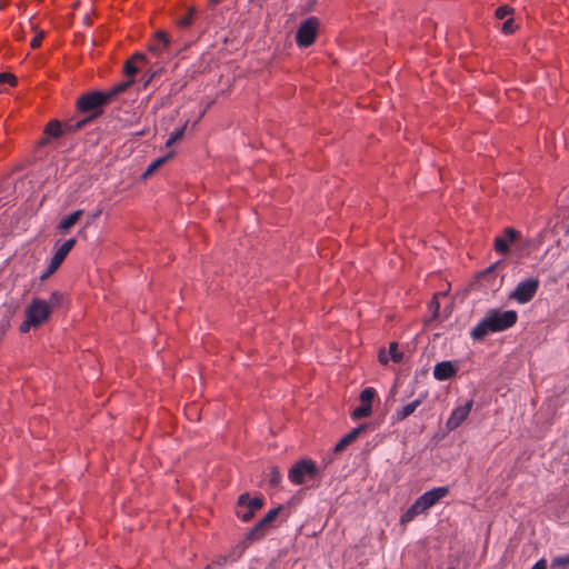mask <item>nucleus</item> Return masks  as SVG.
<instances>
[{"label": "nucleus", "mask_w": 569, "mask_h": 569, "mask_svg": "<svg viewBox=\"0 0 569 569\" xmlns=\"http://www.w3.org/2000/svg\"><path fill=\"white\" fill-rule=\"evenodd\" d=\"M221 0H210V4L211 6H216L220 2Z\"/></svg>", "instance_id": "46"}, {"label": "nucleus", "mask_w": 569, "mask_h": 569, "mask_svg": "<svg viewBox=\"0 0 569 569\" xmlns=\"http://www.w3.org/2000/svg\"><path fill=\"white\" fill-rule=\"evenodd\" d=\"M473 401L469 400L463 406L457 407L448 418L446 422V427L448 430L452 431L461 426V423L468 418Z\"/></svg>", "instance_id": "9"}, {"label": "nucleus", "mask_w": 569, "mask_h": 569, "mask_svg": "<svg viewBox=\"0 0 569 569\" xmlns=\"http://www.w3.org/2000/svg\"><path fill=\"white\" fill-rule=\"evenodd\" d=\"M108 97H106L103 91H92L86 94H82L77 100V109L82 113L90 112L89 117H86L82 120H68L64 122V127L69 131H78L83 128L87 123H89L92 119L99 117L102 113V107L108 104Z\"/></svg>", "instance_id": "2"}, {"label": "nucleus", "mask_w": 569, "mask_h": 569, "mask_svg": "<svg viewBox=\"0 0 569 569\" xmlns=\"http://www.w3.org/2000/svg\"><path fill=\"white\" fill-rule=\"evenodd\" d=\"M282 510V507L279 506L277 508H273L271 510H269L266 516L260 520L267 528L268 526L273 521L276 520V518L279 516V513L281 512Z\"/></svg>", "instance_id": "28"}, {"label": "nucleus", "mask_w": 569, "mask_h": 569, "mask_svg": "<svg viewBox=\"0 0 569 569\" xmlns=\"http://www.w3.org/2000/svg\"><path fill=\"white\" fill-rule=\"evenodd\" d=\"M59 267H60V264H59V263H56V264H54V261L51 259L50 264H49V267H48V270H47V272L43 274V278H44V277H47V276H49V274H51V273H53V272H54Z\"/></svg>", "instance_id": "38"}, {"label": "nucleus", "mask_w": 569, "mask_h": 569, "mask_svg": "<svg viewBox=\"0 0 569 569\" xmlns=\"http://www.w3.org/2000/svg\"><path fill=\"white\" fill-rule=\"evenodd\" d=\"M539 284L540 282L537 278L526 279L518 283L509 298L516 300L518 303H527L537 293Z\"/></svg>", "instance_id": "7"}, {"label": "nucleus", "mask_w": 569, "mask_h": 569, "mask_svg": "<svg viewBox=\"0 0 569 569\" xmlns=\"http://www.w3.org/2000/svg\"><path fill=\"white\" fill-rule=\"evenodd\" d=\"M516 30V24H515V21L512 18H509L507 19L503 23H502V27H501V31L505 33V34H511L513 33Z\"/></svg>", "instance_id": "33"}, {"label": "nucleus", "mask_w": 569, "mask_h": 569, "mask_svg": "<svg viewBox=\"0 0 569 569\" xmlns=\"http://www.w3.org/2000/svg\"><path fill=\"white\" fill-rule=\"evenodd\" d=\"M187 126H188V121H186V123L182 127H180L177 130H174L173 132H171L170 137L168 138V140L166 142L167 148L171 147L173 143H176L183 137Z\"/></svg>", "instance_id": "25"}, {"label": "nucleus", "mask_w": 569, "mask_h": 569, "mask_svg": "<svg viewBox=\"0 0 569 569\" xmlns=\"http://www.w3.org/2000/svg\"><path fill=\"white\" fill-rule=\"evenodd\" d=\"M230 561L228 555H219L217 556L210 565L207 566V569H210L211 567H224L227 562Z\"/></svg>", "instance_id": "32"}, {"label": "nucleus", "mask_w": 569, "mask_h": 569, "mask_svg": "<svg viewBox=\"0 0 569 569\" xmlns=\"http://www.w3.org/2000/svg\"><path fill=\"white\" fill-rule=\"evenodd\" d=\"M421 400L420 399H416L415 401L406 405L405 407H402L401 409L397 410L396 412V418L397 420H405L406 418H408L410 415H412L415 412V410L421 405Z\"/></svg>", "instance_id": "19"}, {"label": "nucleus", "mask_w": 569, "mask_h": 569, "mask_svg": "<svg viewBox=\"0 0 569 569\" xmlns=\"http://www.w3.org/2000/svg\"><path fill=\"white\" fill-rule=\"evenodd\" d=\"M318 476V468L313 460L301 459L297 461L288 472V478L293 485H302L306 477L313 479Z\"/></svg>", "instance_id": "5"}, {"label": "nucleus", "mask_w": 569, "mask_h": 569, "mask_svg": "<svg viewBox=\"0 0 569 569\" xmlns=\"http://www.w3.org/2000/svg\"><path fill=\"white\" fill-rule=\"evenodd\" d=\"M133 83V79H129L127 81H121L113 86L108 91H103L106 97H108V101L110 102L116 96L126 91Z\"/></svg>", "instance_id": "20"}, {"label": "nucleus", "mask_w": 569, "mask_h": 569, "mask_svg": "<svg viewBox=\"0 0 569 569\" xmlns=\"http://www.w3.org/2000/svg\"><path fill=\"white\" fill-rule=\"evenodd\" d=\"M449 493L448 487L433 488L416 499L409 509L401 516L400 523L405 525L412 521L417 516L423 513L429 508L437 505Z\"/></svg>", "instance_id": "3"}, {"label": "nucleus", "mask_w": 569, "mask_h": 569, "mask_svg": "<svg viewBox=\"0 0 569 569\" xmlns=\"http://www.w3.org/2000/svg\"><path fill=\"white\" fill-rule=\"evenodd\" d=\"M146 60V57L144 54L142 53H134L129 60L126 61L124 63V73L126 76L128 77H133L139 68L137 66L138 62H143Z\"/></svg>", "instance_id": "18"}, {"label": "nucleus", "mask_w": 569, "mask_h": 569, "mask_svg": "<svg viewBox=\"0 0 569 569\" xmlns=\"http://www.w3.org/2000/svg\"><path fill=\"white\" fill-rule=\"evenodd\" d=\"M458 372V367L451 361L438 362L433 368V377L439 381L453 378Z\"/></svg>", "instance_id": "10"}, {"label": "nucleus", "mask_w": 569, "mask_h": 569, "mask_svg": "<svg viewBox=\"0 0 569 569\" xmlns=\"http://www.w3.org/2000/svg\"><path fill=\"white\" fill-rule=\"evenodd\" d=\"M170 43L169 37L164 31H157L153 39L150 41L148 48L149 51L159 56L163 50L168 48Z\"/></svg>", "instance_id": "11"}, {"label": "nucleus", "mask_w": 569, "mask_h": 569, "mask_svg": "<svg viewBox=\"0 0 569 569\" xmlns=\"http://www.w3.org/2000/svg\"><path fill=\"white\" fill-rule=\"evenodd\" d=\"M237 505L238 508H248L254 513L263 507V499L262 497H254L250 499L249 493L244 492L239 496Z\"/></svg>", "instance_id": "12"}, {"label": "nucleus", "mask_w": 569, "mask_h": 569, "mask_svg": "<svg viewBox=\"0 0 569 569\" xmlns=\"http://www.w3.org/2000/svg\"><path fill=\"white\" fill-rule=\"evenodd\" d=\"M248 546L249 545L243 539L241 541H239L236 546H233L230 549V551L227 553L230 559V562L238 561L244 553Z\"/></svg>", "instance_id": "21"}, {"label": "nucleus", "mask_w": 569, "mask_h": 569, "mask_svg": "<svg viewBox=\"0 0 569 569\" xmlns=\"http://www.w3.org/2000/svg\"><path fill=\"white\" fill-rule=\"evenodd\" d=\"M99 214H100V211L94 212V216H93V217L96 218V217H98Z\"/></svg>", "instance_id": "47"}, {"label": "nucleus", "mask_w": 569, "mask_h": 569, "mask_svg": "<svg viewBox=\"0 0 569 569\" xmlns=\"http://www.w3.org/2000/svg\"><path fill=\"white\" fill-rule=\"evenodd\" d=\"M519 237V231L508 227L503 230V234L496 237L493 248L498 253L506 254L509 251L510 244L513 243Z\"/></svg>", "instance_id": "8"}, {"label": "nucleus", "mask_w": 569, "mask_h": 569, "mask_svg": "<svg viewBox=\"0 0 569 569\" xmlns=\"http://www.w3.org/2000/svg\"><path fill=\"white\" fill-rule=\"evenodd\" d=\"M531 569H547L546 559H540L539 561H537Z\"/></svg>", "instance_id": "40"}, {"label": "nucleus", "mask_w": 569, "mask_h": 569, "mask_svg": "<svg viewBox=\"0 0 569 569\" xmlns=\"http://www.w3.org/2000/svg\"><path fill=\"white\" fill-rule=\"evenodd\" d=\"M432 308H436L438 310L439 309V302L438 301H432Z\"/></svg>", "instance_id": "45"}, {"label": "nucleus", "mask_w": 569, "mask_h": 569, "mask_svg": "<svg viewBox=\"0 0 569 569\" xmlns=\"http://www.w3.org/2000/svg\"><path fill=\"white\" fill-rule=\"evenodd\" d=\"M389 355L393 362L399 363L403 359V353L398 350V343L391 342L389 345Z\"/></svg>", "instance_id": "29"}, {"label": "nucleus", "mask_w": 569, "mask_h": 569, "mask_svg": "<svg viewBox=\"0 0 569 569\" xmlns=\"http://www.w3.org/2000/svg\"><path fill=\"white\" fill-rule=\"evenodd\" d=\"M0 83H9L13 87L17 84V78L12 73L2 72L0 73Z\"/></svg>", "instance_id": "34"}, {"label": "nucleus", "mask_w": 569, "mask_h": 569, "mask_svg": "<svg viewBox=\"0 0 569 569\" xmlns=\"http://www.w3.org/2000/svg\"><path fill=\"white\" fill-rule=\"evenodd\" d=\"M376 396V390L371 387L365 388L360 393V402L362 406L372 409V400Z\"/></svg>", "instance_id": "23"}, {"label": "nucleus", "mask_w": 569, "mask_h": 569, "mask_svg": "<svg viewBox=\"0 0 569 569\" xmlns=\"http://www.w3.org/2000/svg\"><path fill=\"white\" fill-rule=\"evenodd\" d=\"M499 264V262H496L495 264L490 266L489 268H487L482 273H481V277H486L488 274H491L496 267Z\"/></svg>", "instance_id": "41"}, {"label": "nucleus", "mask_w": 569, "mask_h": 569, "mask_svg": "<svg viewBox=\"0 0 569 569\" xmlns=\"http://www.w3.org/2000/svg\"><path fill=\"white\" fill-rule=\"evenodd\" d=\"M76 239L74 238H71V239H68L67 241H64L58 249L57 251L54 252L53 257L51 258L53 261H54V264L56 263H59L61 266V263L63 262V260L66 259V257L68 256V253L73 249V247L76 246Z\"/></svg>", "instance_id": "15"}, {"label": "nucleus", "mask_w": 569, "mask_h": 569, "mask_svg": "<svg viewBox=\"0 0 569 569\" xmlns=\"http://www.w3.org/2000/svg\"><path fill=\"white\" fill-rule=\"evenodd\" d=\"M42 39H43V33L42 32H40L39 34L33 37L31 42H30L31 48L32 49H37L38 47H40Z\"/></svg>", "instance_id": "37"}, {"label": "nucleus", "mask_w": 569, "mask_h": 569, "mask_svg": "<svg viewBox=\"0 0 569 569\" xmlns=\"http://www.w3.org/2000/svg\"><path fill=\"white\" fill-rule=\"evenodd\" d=\"M378 359H379V362H380L381 365H387V363H388V361H389V358H388V356H387V353H386V351H385V350H381V351L379 352V355H378Z\"/></svg>", "instance_id": "39"}, {"label": "nucleus", "mask_w": 569, "mask_h": 569, "mask_svg": "<svg viewBox=\"0 0 569 569\" xmlns=\"http://www.w3.org/2000/svg\"><path fill=\"white\" fill-rule=\"evenodd\" d=\"M448 569H455V568H448Z\"/></svg>", "instance_id": "48"}, {"label": "nucleus", "mask_w": 569, "mask_h": 569, "mask_svg": "<svg viewBox=\"0 0 569 569\" xmlns=\"http://www.w3.org/2000/svg\"><path fill=\"white\" fill-rule=\"evenodd\" d=\"M267 533V527L259 521L256 523L244 536L243 540L251 545L254 541L261 540Z\"/></svg>", "instance_id": "16"}, {"label": "nucleus", "mask_w": 569, "mask_h": 569, "mask_svg": "<svg viewBox=\"0 0 569 569\" xmlns=\"http://www.w3.org/2000/svg\"><path fill=\"white\" fill-rule=\"evenodd\" d=\"M82 216H83L82 209H78V210L73 211L72 213H70L69 216H67L59 222V224L57 227L58 230L62 233H67L68 230L71 227H73L81 219Z\"/></svg>", "instance_id": "14"}, {"label": "nucleus", "mask_w": 569, "mask_h": 569, "mask_svg": "<svg viewBox=\"0 0 569 569\" xmlns=\"http://www.w3.org/2000/svg\"><path fill=\"white\" fill-rule=\"evenodd\" d=\"M282 476L280 469L277 466H273L269 470V486L272 488H277L281 482Z\"/></svg>", "instance_id": "24"}, {"label": "nucleus", "mask_w": 569, "mask_h": 569, "mask_svg": "<svg viewBox=\"0 0 569 569\" xmlns=\"http://www.w3.org/2000/svg\"><path fill=\"white\" fill-rule=\"evenodd\" d=\"M26 319L20 325V331L26 333L31 328H37L47 322L52 313L50 306L47 301L34 298L30 305L26 308Z\"/></svg>", "instance_id": "4"}, {"label": "nucleus", "mask_w": 569, "mask_h": 569, "mask_svg": "<svg viewBox=\"0 0 569 569\" xmlns=\"http://www.w3.org/2000/svg\"><path fill=\"white\" fill-rule=\"evenodd\" d=\"M64 132H70L66 129L64 123L59 120H51L44 128L43 133L49 138H60Z\"/></svg>", "instance_id": "17"}, {"label": "nucleus", "mask_w": 569, "mask_h": 569, "mask_svg": "<svg viewBox=\"0 0 569 569\" xmlns=\"http://www.w3.org/2000/svg\"><path fill=\"white\" fill-rule=\"evenodd\" d=\"M62 300H63L62 293H60L59 291H54L50 295V298L47 301V303L50 306V310L53 311V309L60 307V305L62 303Z\"/></svg>", "instance_id": "30"}, {"label": "nucleus", "mask_w": 569, "mask_h": 569, "mask_svg": "<svg viewBox=\"0 0 569 569\" xmlns=\"http://www.w3.org/2000/svg\"><path fill=\"white\" fill-rule=\"evenodd\" d=\"M517 320L518 315L515 310L490 309L486 317L471 330L470 336L473 340H482L491 332H499L513 327Z\"/></svg>", "instance_id": "1"}, {"label": "nucleus", "mask_w": 569, "mask_h": 569, "mask_svg": "<svg viewBox=\"0 0 569 569\" xmlns=\"http://www.w3.org/2000/svg\"><path fill=\"white\" fill-rule=\"evenodd\" d=\"M196 14L194 8H189L186 13L178 20V24L182 28H187L192 23L193 17Z\"/></svg>", "instance_id": "27"}, {"label": "nucleus", "mask_w": 569, "mask_h": 569, "mask_svg": "<svg viewBox=\"0 0 569 569\" xmlns=\"http://www.w3.org/2000/svg\"><path fill=\"white\" fill-rule=\"evenodd\" d=\"M511 13H512V8H510L508 6H501L496 10V18L502 20Z\"/></svg>", "instance_id": "35"}, {"label": "nucleus", "mask_w": 569, "mask_h": 569, "mask_svg": "<svg viewBox=\"0 0 569 569\" xmlns=\"http://www.w3.org/2000/svg\"><path fill=\"white\" fill-rule=\"evenodd\" d=\"M48 138H49V137L42 138V139L39 141V146H44V144L48 142Z\"/></svg>", "instance_id": "43"}, {"label": "nucleus", "mask_w": 569, "mask_h": 569, "mask_svg": "<svg viewBox=\"0 0 569 569\" xmlns=\"http://www.w3.org/2000/svg\"><path fill=\"white\" fill-rule=\"evenodd\" d=\"M174 154L173 151H170L167 156H163L161 158H158L156 160H153L149 166L148 168L146 169L144 173H143V177H148V176H151L156 170H158L163 163L167 162L168 159L172 158Z\"/></svg>", "instance_id": "22"}, {"label": "nucleus", "mask_w": 569, "mask_h": 569, "mask_svg": "<svg viewBox=\"0 0 569 569\" xmlns=\"http://www.w3.org/2000/svg\"><path fill=\"white\" fill-rule=\"evenodd\" d=\"M371 411H372L371 408L360 405L352 411L351 417L353 419H361L365 417H369L371 415Z\"/></svg>", "instance_id": "31"}, {"label": "nucleus", "mask_w": 569, "mask_h": 569, "mask_svg": "<svg viewBox=\"0 0 569 569\" xmlns=\"http://www.w3.org/2000/svg\"><path fill=\"white\" fill-rule=\"evenodd\" d=\"M432 308H436L438 310L439 309V302L438 301H432Z\"/></svg>", "instance_id": "44"}, {"label": "nucleus", "mask_w": 569, "mask_h": 569, "mask_svg": "<svg viewBox=\"0 0 569 569\" xmlns=\"http://www.w3.org/2000/svg\"><path fill=\"white\" fill-rule=\"evenodd\" d=\"M319 28V20L310 17L305 20L297 30L296 42L300 48H308L313 44Z\"/></svg>", "instance_id": "6"}, {"label": "nucleus", "mask_w": 569, "mask_h": 569, "mask_svg": "<svg viewBox=\"0 0 569 569\" xmlns=\"http://www.w3.org/2000/svg\"><path fill=\"white\" fill-rule=\"evenodd\" d=\"M367 428L366 425H361L355 429H352L350 432L345 435L335 446V452H341L345 450L350 443H352L359 435L365 431Z\"/></svg>", "instance_id": "13"}, {"label": "nucleus", "mask_w": 569, "mask_h": 569, "mask_svg": "<svg viewBox=\"0 0 569 569\" xmlns=\"http://www.w3.org/2000/svg\"><path fill=\"white\" fill-rule=\"evenodd\" d=\"M237 516H238V517H239L243 522H248V521H250V520L253 518L254 513H253L251 510H249L248 508H246V510H244V511H241V508H238V510H237Z\"/></svg>", "instance_id": "36"}, {"label": "nucleus", "mask_w": 569, "mask_h": 569, "mask_svg": "<svg viewBox=\"0 0 569 569\" xmlns=\"http://www.w3.org/2000/svg\"><path fill=\"white\" fill-rule=\"evenodd\" d=\"M550 569H569V553L553 558Z\"/></svg>", "instance_id": "26"}, {"label": "nucleus", "mask_w": 569, "mask_h": 569, "mask_svg": "<svg viewBox=\"0 0 569 569\" xmlns=\"http://www.w3.org/2000/svg\"><path fill=\"white\" fill-rule=\"evenodd\" d=\"M157 72H153L151 74H149L148 77H143V88H147L148 84L152 81L153 77L156 76Z\"/></svg>", "instance_id": "42"}]
</instances>
